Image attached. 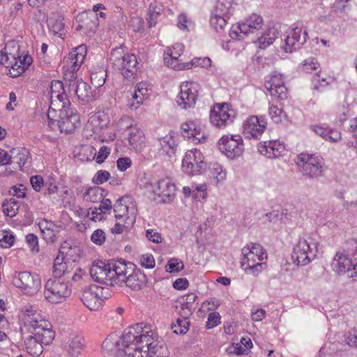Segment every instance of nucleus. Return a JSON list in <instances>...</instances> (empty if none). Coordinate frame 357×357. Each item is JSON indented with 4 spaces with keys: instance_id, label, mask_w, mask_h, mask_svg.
Returning <instances> with one entry per match:
<instances>
[{
    "instance_id": "nucleus-1",
    "label": "nucleus",
    "mask_w": 357,
    "mask_h": 357,
    "mask_svg": "<svg viewBox=\"0 0 357 357\" xmlns=\"http://www.w3.org/2000/svg\"><path fill=\"white\" fill-rule=\"evenodd\" d=\"M158 335L151 326L139 323L129 327L116 341L117 357H152L157 351Z\"/></svg>"
},
{
    "instance_id": "nucleus-2",
    "label": "nucleus",
    "mask_w": 357,
    "mask_h": 357,
    "mask_svg": "<svg viewBox=\"0 0 357 357\" xmlns=\"http://www.w3.org/2000/svg\"><path fill=\"white\" fill-rule=\"evenodd\" d=\"M66 84L59 80H53L50 86V106L47 112L50 124L57 122L61 131L70 132L79 124V116L73 109L67 107L69 103L65 90Z\"/></svg>"
},
{
    "instance_id": "nucleus-3",
    "label": "nucleus",
    "mask_w": 357,
    "mask_h": 357,
    "mask_svg": "<svg viewBox=\"0 0 357 357\" xmlns=\"http://www.w3.org/2000/svg\"><path fill=\"white\" fill-rule=\"evenodd\" d=\"M114 213L116 222L112 229V232L122 234L130 229L135 222L137 213V204L130 196L122 197L114 204Z\"/></svg>"
},
{
    "instance_id": "nucleus-4",
    "label": "nucleus",
    "mask_w": 357,
    "mask_h": 357,
    "mask_svg": "<svg viewBox=\"0 0 357 357\" xmlns=\"http://www.w3.org/2000/svg\"><path fill=\"white\" fill-rule=\"evenodd\" d=\"M319 243L316 234L303 233L294 245L291 259L297 266H306L318 254Z\"/></svg>"
},
{
    "instance_id": "nucleus-5",
    "label": "nucleus",
    "mask_w": 357,
    "mask_h": 357,
    "mask_svg": "<svg viewBox=\"0 0 357 357\" xmlns=\"http://www.w3.org/2000/svg\"><path fill=\"white\" fill-rule=\"evenodd\" d=\"M241 252V266L245 273L256 276L266 267L264 260L267 259V253L260 244L247 245Z\"/></svg>"
},
{
    "instance_id": "nucleus-6",
    "label": "nucleus",
    "mask_w": 357,
    "mask_h": 357,
    "mask_svg": "<svg viewBox=\"0 0 357 357\" xmlns=\"http://www.w3.org/2000/svg\"><path fill=\"white\" fill-rule=\"evenodd\" d=\"M298 172L306 178L314 179L324 176L325 160L317 153H301L295 160Z\"/></svg>"
},
{
    "instance_id": "nucleus-7",
    "label": "nucleus",
    "mask_w": 357,
    "mask_h": 357,
    "mask_svg": "<svg viewBox=\"0 0 357 357\" xmlns=\"http://www.w3.org/2000/svg\"><path fill=\"white\" fill-rule=\"evenodd\" d=\"M110 63L114 69L119 70L126 79L133 78L138 69V62L134 54H130L125 47L120 46L112 50Z\"/></svg>"
},
{
    "instance_id": "nucleus-8",
    "label": "nucleus",
    "mask_w": 357,
    "mask_h": 357,
    "mask_svg": "<svg viewBox=\"0 0 357 357\" xmlns=\"http://www.w3.org/2000/svg\"><path fill=\"white\" fill-rule=\"evenodd\" d=\"M109 123L110 119L107 114L98 112L89 119L87 128L99 135L98 139L100 142H112L116 137V134L110 130Z\"/></svg>"
},
{
    "instance_id": "nucleus-9",
    "label": "nucleus",
    "mask_w": 357,
    "mask_h": 357,
    "mask_svg": "<svg viewBox=\"0 0 357 357\" xmlns=\"http://www.w3.org/2000/svg\"><path fill=\"white\" fill-rule=\"evenodd\" d=\"M73 261H68L60 257H56L53 266V274L56 278H63L68 282L79 281L84 274L82 269L77 268Z\"/></svg>"
},
{
    "instance_id": "nucleus-10",
    "label": "nucleus",
    "mask_w": 357,
    "mask_h": 357,
    "mask_svg": "<svg viewBox=\"0 0 357 357\" xmlns=\"http://www.w3.org/2000/svg\"><path fill=\"white\" fill-rule=\"evenodd\" d=\"M68 282L58 280H48L45 285V297L49 302L59 303L63 302L71 294Z\"/></svg>"
},
{
    "instance_id": "nucleus-11",
    "label": "nucleus",
    "mask_w": 357,
    "mask_h": 357,
    "mask_svg": "<svg viewBox=\"0 0 357 357\" xmlns=\"http://www.w3.org/2000/svg\"><path fill=\"white\" fill-rule=\"evenodd\" d=\"M263 22L261 15L252 13L245 20V22L238 23L235 27L233 26L229 31V36L232 39H243L244 36L259 31L262 27Z\"/></svg>"
},
{
    "instance_id": "nucleus-12",
    "label": "nucleus",
    "mask_w": 357,
    "mask_h": 357,
    "mask_svg": "<svg viewBox=\"0 0 357 357\" xmlns=\"http://www.w3.org/2000/svg\"><path fill=\"white\" fill-rule=\"evenodd\" d=\"M13 284L27 295L36 294L41 287L40 277L29 271L19 273L13 279Z\"/></svg>"
},
{
    "instance_id": "nucleus-13",
    "label": "nucleus",
    "mask_w": 357,
    "mask_h": 357,
    "mask_svg": "<svg viewBox=\"0 0 357 357\" xmlns=\"http://www.w3.org/2000/svg\"><path fill=\"white\" fill-rule=\"evenodd\" d=\"M66 87L68 88L70 93H73L77 96L79 100L89 102L93 100V93L91 87L77 75L67 74L63 77Z\"/></svg>"
},
{
    "instance_id": "nucleus-14",
    "label": "nucleus",
    "mask_w": 357,
    "mask_h": 357,
    "mask_svg": "<svg viewBox=\"0 0 357 357\" xmlns=\"http://www.w3.org/2000/svg\"><path fill=\"white\" fill-rule=\"evenodd\" d=\"M218 146L220 151L231 159L239 157L244 151L243 139L239 135H223L219 139Z\"/></svg>"
},
{
    "instance_id": "nucleus-15",
    "label": "nucleus",
    "mask_w": 357,
    "mask_h": 357,
    "mask_svg": "<svg viewBox=\"0 0 357 357\" xmlns=\"http://www.w3.org/2000/svg\"><path fill=\"white\" fill-rule=\"evenodd\" d=\"M307 33L301 28L295 27L288 30L284 38L280 40V47L286 53L298 50L306 41Z\"/></svg>"
},
{
    "instance_id": "nucleus-16",
    "label": "nucleus",
    "mask_w": 357,
    "mask_h": 357,
    "mask_svg": "<svg viewBox=\"0 0 357 357\" xmlns=\"http://www.w3.org/2000/svg\"><path fill=\"white\" fill-rule=\"evenodd\" d=\"M206 164L202 152L194 149L188 151L182 160L183 171L189 175H197L205 169Z\"/></svg>"
},
{
    "instance_id": "nucleus-17",
    "label": "nucleus",
    "mask_w": 357,
    "mask_h": 357,
    "mask_svg": "<svg viewBox=\"0 0 357 357\" xmlns=\"http://www.w3.org/2000/svg\"><path fill=\"white\" fill-rule=\"evenodd\" d=\"M108 290L102 287L91 285L83 290L82 301L83 304L90 310H97L102 305L104 299L107 298L105 291Z\"/></svg>"
},
{
    "instance_id": "nucleus-18",
    "label": "nucleus",
    "mask_w": 357,
    "mask_h": 357,
    "mask_svg": "<svg viewBox=\"0 0 357 357\" xmlns=\"http://www.w3.org/2000/svg\"><path fill=\"white\" fill-rule=\"evenodd\" d=\"M235 117V111L226 103L215 106L210 114L211 123L219 128H224L232 123Z\"/></svg>"
},
{
    "instance_id": "nucleus-19",
    "label": "nucleus",
    "mask_w": 357,
    "mask_h": 357,
    "mask_svg": "<svg viewBox=\"0 0 357 357\" xmlns=\"http://www.w3.org/2000/svg\"><path fill=\"white\" fill-rule=\"evenodd\" d=\"M86 52V46L82 45L69 53L63 66V77H66L67 74L77 75V70L84 63Z\"/></svg>"
},
{
    "instance_id": "nucleus-20",
    "label": "nucleus",
    "mask_w": 357,
    "mask_h": 357,
    "mask_svg": "<svg viewBox=\"0 0 357 357\" xmlns=\"http://www.w3.org/2000/svg\"><path fill=\"white\" fill-rule=\"evenodd\" d=\"M267 122L264 116H250L243 123V135L248 139H259L264 132Z\"/></svg>"
},
{
    "instance_id": "nucleus-21",
    "label": "nucleus",
    "mask_w": 357,
    "mask_h": 357,
    "mask_svg": "<svg viewBox=\"0 0 357 357\" xmlns=\"http://www.w3.org/2000/svg\"><path fill=\"white\" fill-rule=\"evenodd\" d=\"M197 99V84L185 82L180 86V92L176 98L178 105L184 109L195 106Z\"/></svg>"
},
{
    "instance_id": "nucleus-22",
    "label": "nucleus",
    "mask_w": 357,
    "mask_h": 357,
    "mask_svg": "<svg viewBox=\"0 0 357 357\" xmlns=\"http://www.w3.org/2000/svg\"><path fill=\"white\" fill-rule=\"evenodd\" d=\"M123 122L127 123L126 126L130 128L129 132L127 135L130 149L135 151H141L146 145V137L143 130L130 117H126Z\"/></svg>"
},
{
    "instance_id": "nucleus-23",
    "label": "nucleus",
    "mask_w": 357,
    "mask_h": 357,
    "mask_svg": "<svg viewBox=\"0 0 357 357\" xmlns=\"http://www.w3.org/2000/svg\"><path fill=\"white\" fill-rule=\"evenodd\" d=\"M22 319L24 326L33 334L39 328H46L50 326V323L32 307L25 308L22 315Z\"/></svg>"
},
{
    "instance_id": "nucleus-24",
    "label": "nucleus",
    "mask_w": 357,
    "mask_h": 357,
    "mask_svg": "<svg viewBox=\"0 0 357 357\" xmlns=\"http://www.w3.org/2000/svg\"><path fill=\"white\" fill-rule=\"evenodd\" d=\"M111 279L112 280V286L120 284L126 280L135 265L131 262H127L125 260L120 259L109 263Z\"/></svg>"
},
{
    "instance_id": "nucleus-25",
    "label": "nucleus",
    "mask_w": 357,
    "mask_h": 357,
    "mask_svg": "<svg viewBox=\"0 0 357 357\" xmlns=\"http://www.w3.org/2000/svg\"><path fill=\"white\" fill-rule=\"evenodd\" d=\"M331 268L334 272L339 275L347 274L351 279V274L354 271V262L349 254L345 252H337L331 263Z\"/></svg>"
},
{
    "instance_id": "nucleus-26",
    "label": "nucleus",
    "mask_w": 357,
    "mask_h": 357,
    "mask_svg": "<svg viewBox=\"0 0 357 357\" xmlns=\"http://www.w3.org/2000/svg\"><path fill=\"white\" fill-rule=\"evenodd\" d=\"M176 191L175 184L168 178L160 179L153 185V192L160 197L163 203L173 202Z\"/></svg>"
},
{
    "instance_id": "nucleus-27",
    "label": "nucleus",
    "mask_w": 357,
    "mask_h": 357,
    "mask_svg": "<svg viewBox=\"0 0 357 357\" xmlns=\"http://www.w3.org/2000/svg\"><path fill=\"white\" fill-rule=\"evenodd\" d=\"M90 274L95 281L112 286L113 279H111L109 263L102 261L94 262L90 268Z\"/></svg>"
},
{
    "instance_id": "nucleus-28",
    "label": "nucleus",
    "mask_w": 357,
    "mask_h": 357,
    "mask_svg": "<svg viewBox=\"0 0 357 357\" xmlns=\"http://www.w3.org/2000/svg\"><path fill=\"white\" fill-rule=\"evenodd\" d=\"M258 151L268 158H277L285 152L284 144L278 140L262 142L259 143Z\"/></svg>"
},
{
    "instance_id": "nucleus-29",
    "label": "nucleus",
    "mask_w": 357,
    "mask_h": 357,
    "mask_svg": "<svg viewBox=\"0 0 357 357\" xmlns=\"http://www.w3.org/2000/svg\"><path fill=\"white\" fill-rule=\"evenodd\" d=\"M184 51V46L181 43H176L172 47H167L164 52L165 63L174 70L183 69L185 63H180L179 57Z\"/></svg>"
},
{
    "instance_id": "nucleus-30",
    "label": "nucleus",
    "mask_w": 357,
    "mask_h": 357,
    "mask_svg": "<svg viewBox=\"0 0 357 357\" xmlns=\"http://www.w3.org/2000/svg\"><path fill=\"white\" fill-rule=\"evenodd\" d=\"M150 90V85L148 83L144 82L138 83L132 94V98L130 100L129 107L131 109H137L143 103V101L149 97Z\"/></svg>"
},
{
    "instance_id": "nucleus-31",
    "label": "nucleus",
    "mask_w": 357,
    "mask_h": 357,
    "mask_svg": "<svg viewBox=\"0 0 357 357\" xmlns=\"http://www.w3.org/2000/svg\"><path fill=\"white\" fill-rule=\"evenodd\" d=\"M20 46L15 41H8L0 52V63L8 68L18 56Z\"/></svg>"
},
{
    "instance_id": "nucleus-32",
    "label": "nucleus",
    "mask_w": 357,
    "mask_h": 357,
    "mask_svg": "<svg viewBox=\"0 0 357 357\" xmlns=\"http://www.w3.org/2000/svg\"><path fill=\"white\" fill-rule=\"evenodd\" d=\"M84 339L77 333H70L64 344L65 350L73 357L78 356L84 349Z\"/></svg>"
},
{
    "instance_id": "nucleus-33",
    "label": "nucleus",
    "mask_w": 357,
    "mask_h": 357,
    "mask_svg": "<svg viewBox=\"0 0 357 357\" xmlns=\"http://www.w3.org/2000/svg\"><path fill=\"white\" fill-rule=\"evenodd\" d=\"M223 4L219 1L215 12L212 14L210 19L211 26L217 31H223L227 26V15L229 13V7L222 8Z\"/></svg>"
},
{
    "instance_id": "nucleus-34",
    "label": "nucleus",
    "mask_w": 357,
    "mask_h": 357,
    "mask_svg": "<svg viewBox=\"0 0 357 357\" xmlns=\"http://www.w3.org/2000/svg\"><path fill=\"white\" fill-rule=\"evenodd\" d=\"M310 129L326 141L335 143L341 139V132L337 129L318 124L311 125Z\"/></svg>"
},
{
    "instance_id": "nucleus-35",
    "label": "nucleus",
    "mask_w": 357,
    "mask_h": 357,
    "mask_svg": "<svg viewBox=\"0 0 357 357\" xmlns=\"http://www.w3.org/2000/svg\"><path fill=\"white\" fill-rule=\"evenodd\" d=\"M154 146L160 155L170 157L175 153L176 144L172 135H167L163 137L158 138Z\"/></svg>"
},
{
    "instance_id": "nucleus-36",
    "label": "nucleus",
    "mask_w": 357,
    "mask_h": 357,
    "mask_svg": "<svg viewBox=\"0 0 357 357\" xmlns=\"http://www.w3.org/2000/svg\"><path fill=\"white\" fill-rule=\"evenodd\" d=\"M123 283L132 290L139 291L146 287L147 278L146 275L140 270L134 268Z\"/></svg>"
},
{
    "instance_id": "nucleus-37",
    "label": "nucleus",
    "mask_w": 357,
    "mask_h": 357,
    "mask_svg": "<svg viewBox=\"0 0 357 357\" xmlns=\"http://www.w3.org/2000/svg\"><path fill=\"white\" fill-rule=\"evenodd\" d=\"M279 32L274 27L270 28L258 37L257 40H252L260 49H266L278 39Z\"/></svg>"
},
{
    "instance_id": "nucleus-38",
    "label": "nucleus",
    "mask_w": 357,
    "mask_h": 357,
    "mask_svg": "<svg viewBox=\"0 0 357 357\" xmlns=\"http://www.w3.org/2000/svg\"><path fill=\"white\" fill-rule=\"evenodd\" d=\"M78 249L76 246H72L68 241H64L60 246L57 257L66 260L76 261Z\"/></svg>"
},
{
    "instance_id": "nucleus-39",
    "label": "nucleus",
    "mask_w": 357,
    "mask_h": 357,
    "mask_svg": "<svg viewBox=\"0 0 357 357\" xmlns=\"http://www.w3.org/2000/svg\"><path fill=\"white\" fill-rule=\"evenodd\" d=\"M63 16L61 15H56L54 17H51L47 20V24L50 30L55 35H58L61 37L65 34Z\"/></svg>"
},
{
    "instance_id": "nucleus-40",
    "label": "nucleus",
    "mask_w": 357,
    "mask_h": 357,
    "mask_svg": "<svg viewBox=\"0 0 357 357\" xmlns=\"http://www.w3.org/2000/svg\"><path fill=\"white\" fill-rule=\"evenodd\" d=\"M163 10V6L161 3L154 1L149 5L147 21L149 27L155 26L157 24V20Z\"/></svg>"
},
{
    "instance_id": "nucleus-41",
    "label": "nucleus",
    "mask_w": 357,
    "mask_h": 357,
    "mask_svg": "<svg viewBox=\"0 0 357 357\" xmlns=\"http://www.w3.org/2000/svg\"><path fill=\"white\" fill-rule=\"evenodd\" d=\"M104 190L102 188L97 186L89 188L83 195V199L86 202L93 203L99 202L104 197Z\"/></svg>"
},
{
    "instance_id": "nucleus-42",
    "label": "nucleus",
    "mask_w": 357,
    "mask_h": 357,
    "mask_svg": "<svg viewBox=\"0 0 357 357\" xmlns=\"http://www.w3.org/2000/svg\"><path fill=\"white\" fill-rule=\"evenodd\" d=\"M26 349L31 356H39L43 353V344L33 335L25 341Z\"/></svg>"
},
{
    "instance_id": "nucleus-43",
    "label": "nucleus",
    "mask_w": 357,
    "mask_h": 357,
    "mask_svg": "<svg viewBox=\"0 0 357 357\" xmlns=\"http://www.w3.org/2000/svg\"><path fill=\"white\" fill-rule=\"evenodd\" d=\"M36 338L43 345L50 344L54 337V333L50 329V326L46 328H39L33 334Z\"/></svg>"
},
{
    "instance_id": "nucleus-44",
    "label": "nucleus",
    "mask_w": 357,
    "mask_h": 357,
    "mask_svg": "<svg viewBox=\"0 0 357 357\" xmlns=\"http://www.w3.org/2000/svg\"><path fill=\"white\" fill-rule=\"evenodd\" d=\"M12 161L23 167L29 159V151L26 149H14L11 151Z\"/></svg>"
},
{
    "instance_id": "nucleus-45",
    "label": "nucleus",
    "mask_w": 357,
    "mask_h": 357,
    "mask_svg": "<svg viewBox=\"0 0 357 357\" xmlns=\"http://www.w3.org/2000/svg\"><path fill=\"white\" fill-rule=\"evenodd\" d=\"M2 208L6 215L13 218L15 216L19 210L20 203L15 198L13 197L4 202Z\"/></svg>"
},
{
    "instance_id": "nucleus-46",
    "label": "nucleus",
    "mask_w": 357,
    "mask_h": 357,
    "mask_svg": "<svg viewBox=\"0 0 357 357\" xmlns=\"http://www.w3.org/2000/svg\"><path fill=\"white\" fill-rule=\"evenodd\" d=\"M269 116L273 122L276 123H283L287 121V115L282 107L276 105L269 107Z\"/></svg>"
},
{
    "instance_id": "nucleus-47",
    "label": "nucleus",
    "mask_w": 357,
    "mask_h": 357,
    "mask_svg": "<svg viewBox=\"0 0 357 357\" xmlns=\"http://www.w3.org/2000/svg\"><path fill=\"white\" fill-rule=\"evenodd\" d=\"M83 20V22L77 26V30H83L84 33L95 31L98 24L97 19L92 20L87 15H82L79 17V20Z\"/></svg>"
},
{
    "instance_id": "nucleus-48",
    "label": "nucleus",
    "mask_w": 357,
    "mask_h": 357,
    "mask_svg": "<svg viewBox=\"0 0 357 357\" xmlns=\"http://www.w3.org/2000/svg\"><path fill=\"white\" fill-rule=\"evenodd\" d=\"M211 60L208 57H196L190 62L185 63L183 66V69H191L193 67H201L208 68L211 66Z\"/></svg>"
},
{
    "instance_id": "nucleus-49",
    "label": "nucleus",
    "mask_w": 357,
    "mask_h": 357,
    "mask_svg": "<svg viewBox=\"0 0 357 357\" xmlns=\"http://www.w3.org/2000/svg\"><path fill=\"white\" fill-rule=\"evenodd\" d=\"M197 296L194 293H190L186 295L184 302L181 304V309L184 311L185 317H188L192 313V310L195 308L194 303L195 302Z\"/></svg>"
},
{
    "instance_id": "nucleus-50",
    "label": "nucleus",
    "mask_w": 357,
    "mask_h": 357,
    "mask_svg": "<svg viewBox=\"0 0 357 357\" xmlns=\"http://www.w3.org/2000/svg\"><path fill=\"white\" fill-rule=\"evenodd\" d=\"M210 174L218 183L225 181L227 176L226 171L224 170L222 167L218 163L211 165L210 167Z\"/></svg>"
},
{
    "instance_id": "nucleus-51",
    "label": "nucleus",
    "mask_w": 357,
    "mask_h": 357,
    "mask_svg": "<svg viewBox=\"0 0 357 357\" xmlns=\"http://www.w3.org/2000/svg\"><path fill=\"white\" fill-rule=\"evenodd\" d=\"M80 213L79 215H85L88 216L90 220L97 222L102 220L105 218V215L103 213L101 212L100 210H98V207L90 208L87 212L83 211L82 209H79Z\"/></svg>"
},
{
    "instance_id": "nucleus-52",
    "label": "nucleus",
    "mask_w": 357,
    "mask_h": 357,
    "mask_svg": "<svg viewBox=\"0 0 357 357\" xmlns=\"http://www.w3.org/2000/svg\"><path fill=\"white\" fill-rule=\"evenodd\" d=\"M283 84H284L283 75L282 74L274 73L270 77L269 79L266 80L264 86L268 90Z\"/></svg>"
},
{
    "instance_id": "nucleus-53",
    "label": "nucleus",
    "mask_w": 357,
    "mask_h": 357,
    "mask_svg": "<svg viewBox=\"0 0 357 357\" xmlns=\"http://www.w3.org/2000/svg\"><path fill=\"white\" fill-rule=\"evenodd\" d=\"M271 96L277 100H285L287 98V89L284 84L268 90Z\"/></svg>"
},
{
    "instance_id": "nucleus-54",
    "label": "nucleus",
    "mask_w": 357,
    "mask_h": 357,
    "mask_svg": "<svg viewBox=\"0 0 357 357\" xmlns=\"http://www.w3.org/2000/svg\"><path fill=\"white\" fill-rule=\"evenodd\" d=\"M139 264L145 268H153L155 267V261L153 255L147 253L139 257Z\"/></svg>"
},
{
    "instance_id": "nucleus-55",
    "label": "nucleus",
    "mask_w": 357,
    "mask_h": 357,
    "mask_svg": "<svg viewBox=\"0 0 357 357\" xmlns=\"http://www.w3.org/2000/svg\"><path fill=\"white\" fill-rule=\"evenodd\" d=\"M192 197L195 199H204L206 197V185L204 183L196 184L192 183Z\"/></svg>"
},
{
    "instance_id": "nucleus-56",
    "label": "nucleus",
    "mask_w": 357,
    "mask_h": 357,
    "mask_svg": "<svg viewBox=\"0 0 357 357\" xmlns=\"http://www.w3.org/2000/svg\"><path fill=\"white\" fill-rule=\"evenodd\" d=\"M106 72L105 70H100L98 72L92 73L91 75V80L92 84L96 87L102 86L105 82Z\"/></svg>"
},
{
    "instance_id": "nucleus-57",
    "label": "nucleus",
    "mask_w": 357,
    "mask_h": 357,
    "mask_svg": "<svg viewBox=\"0 0 357 357\" xmlns=\"http://www.w3.org/2000/svg\"><path fill=\"white\" fill-rule=\"evenodd\" d=\"M9 74L12 77H17L22 74L25 70L24 66L22 65V62H20L17 59L15 62H13L10 66H9Z\"/></svg>"
},
{
    "instance_id": "nucleus-58",
    "label": "nucleus",
    "mask_w": 357,
    "mask_h": 357,
    "mask_svg": "<svg viewBox=\"0 0 357 357\" xmlns=\"http://www.w3.org/2000/svg\"><path fill=\"white\" fill-rule=\"evenodd\" d=\"M172 328L176 334H184L188 329V322L185 319H178L176 324L172 325Z\"/></svg>"
},
{
    "instance_id": "nucleus-59",
    "label": "nucleus",
    "mask_w": 357,
    "mask_h": 357,
    "mask_svg": "<svg viewBox=\"0 0 357 357\" xmlns=\"http://www.w3.org/2000/svg\"><path fill=\"white\" fill-rule=\"evenodd\" d=\"M91 240L98 245H102L106 240L105 231L100 229L95 230L91 236Z\"/></svg>"
},
{
    "instance_id": "nucleus-60",
    "label": "nucleus",
    "mask_w": 357,
    "mask_h": 357,
    "mask_svg": "<svg viewBox=\"0 0 357 357\" xmlns=\"http://www.w3.org/2000/svg\"><path fill=\"white\" fill-rule=\"evenodd\" d=\"M183 268V264L178 259L173 258L169 260L166 265V270L170 273L178 272Z\"/></svg>"
},
{
    "instance_id": "nucleus-61",
    "label": "nucleus",
    "mask_w": 357,
    "mask_h": 357,
    "mask_svg": "<svg viewBox=\"0 0 357 357\" xmlns=\"http://www.w3.org/2000/svg\"><path fill=\"white\" fill-rule=\"evenodd\" d=\"M26 242L27 243L31 252H39L38 238L36 235L33 234H27L26 236Z\"/></svg>"
},
{
    "instance_id": "nucleus-62",
    "label": "nucleus",
    "mask_w": 357,
    "mask_h": 357,
    "mask_svg": "<svg viewBox=\"0 0 357 357\" xmlns=\"http://www.w3.org/2000/svg\"><path fill=\"white\" fill-rule=\"evenodd\" d=\"M110 152V148L106 146H101L98 152L94 156L96 162L98 164L102 163L105 160V159L109 156Z\"/></svg>"
},
{
    "instance_id": "nucleus-63",
    "label": "nucleus",
    "mask_w": 357,
    "mask_h": 357,
    "mask_svg": "<svg viewBox=\"0 0 357 357\" xmlns=\"http://www.w3.org/2000/svg\"><path fill=\"white\" fill-rule=\"evenodd\" d=\"M110 177V174L106 170H99L96 172L93 178V182L95 184L100 185L108 181Z\"/></svg>"
},
{
    "instance_id": "nucleus-64",
    "label": "nucleus",
    "mask_w": 357,
    "mask_h": 357,
    "mask_svg": "<svg viewBox=\"0 0 357 357\" xmlns=\"http://www.w3.org/2000/svg\"><path fill=\"white\" fill-rule=\"evenodd\" d=\"M345 342L351 347H357V331L355 329L349 330L345 334Z\"/></svg>"
}]
</instances>
